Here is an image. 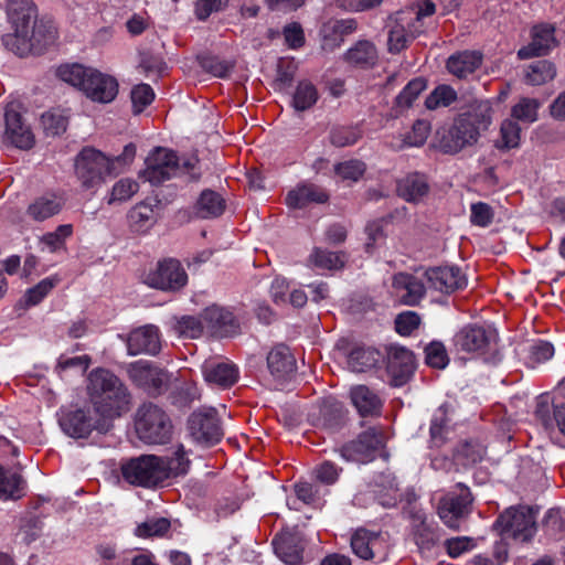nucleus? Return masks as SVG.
I'll use <instances>...</instances> for the list:
<instances>
[{
  "instance_id": "f257e3e1",
  "label": "nucleus",
  "mask_w": 565,
  "mask_h": 565,
  "mask_svg": "<svg viewBox=\"0 0 565 565\" xmlns=\"http://www.w3.org/2000/svg\"><path fill=\"white\" fill-rule=\"evenodd\" d=\"M190 460L185 457L183 445H180L172 457L141 455L124 461L120 466L122 478L130 484L152 488L171 477L185 475Z\"/></svg>"
},
{
  "instance_id": "f03ea898",
  "label": "nucleus",
  "mask_w": 565,
  "mask_h": 565,
  "mask_svg": "<svg viewBox=\"0 0 565 565\" xmlns=\"http://www.w3.org/2000/svg\"><path fill=\"white\" fill-rule=\"evenodd\" d=\"M86 392L94 412L107 422L120 417L129 409L128 388L107 369L97 367L89 372Z\"/></svg>"
},
{
  "instance_id": "7ed1b4c3",
  "label": "nucleus",
  "mask_w": 565,
  "mask_h": 565,
  "mask_svg": "<svg viewBox=\"0 0 565 565\" xmlns=\"http://www.w3.org/2000/svg\"><path fill=\"white\" fill-rule=\"evenodd\" d=\"M492 113L489 102H476L467 111L460 114L448 129L441 132L439 138L441 151L455 154L476 145L481 134L490 127Z\"/></svg>"
},
{
  "instance_id": "20e7f679",
  "label": "nucleus",
  "mask_w": 565,
  "mask_h": 565,
  "mask_svg": "<svg viewBox=\"0 0 565 565\" xmlns=\"http://www.w3.org/2000/svg\"><path fill=\"white\" fill-rule=\"evenodd\" d=\"M56 75L61 81L82 90L93 102L107 104L118 94L116 78L92 67L65 64L57 68Z\"/></svg>"
},
{
  "instance_id": "39448f33",
  "label": "nucleus",
  "mask_w": 565,
  "mask_h": 565,
  "mask_svg": "<svg viewBox=\"0 0 565 565\" xmlns=\"http://www.w3.org/2000/svg\"><path fill=\"white\" fill-rule=\"evenodd\" d=\"M145 163L146 168L141 175L153 185H159L182 174H188L190 181H198L201 177L196 157L181 161L174 151L162 147L154 148L146 158Z\"/></svg>"
},
{
  "instance_id": "423d86ee",
  "label": "nucleus",
  "mask_w": 565,
  "mask_h": 565,
  "mask_svg": "<svg viewBox=\"0 0 565 565\" xmlns=\"http://www.w3.org/2000/svg\"><path fill=\"white\" fill-rule=\"evenodd\" d=\"M9 19L15 32H19L22 41L20 51L26 49V38H31L38 44H50L55 40V30L42 22L36 23V9L30 0H10L8 8Z\"/></svg>"
},
{
  "instance_id": "0eeeda50",
  "label": "nucleus",
  "mask_w": 565,
  "mask_h": 565,
  "mask_svg": "<svg viewBox=\"0 0 565 565\" xmlns=\"http://www.w3.org/2000/svg\"><path fill=\"white\" fill-rule=\"evenodd\" d=\"M169 415L153 403L142 404L136 413L135 429L138 438L148 445H164L172 437Z\"/></svg>"
},
{
  "instance_id": "6e6552de",
  "label": "nucleus",
  "mask_w": 565,
  "mask_h": 565,
  "mask_svg": "<svg viewBox=\"0 0 565 565\" xmlns=\"http://www.w3.org/2000/svg\"><path fill=\"white\" fill-rule=\"evenodd\" d=\"M57 417L62 431L75 439L87 438L94 430L106 434L110 429L109 422L99 415L93 416L90 409L85 407H62Z\"/></svg>"
},
{
  "instance_id": "1a4fd4ad",
  "label": "nucleus",
  "mask_w": 565,
  "mask_h": 565,
  "mask_svg": "<svg viewBox=\"0 0 565 565\" xmlns=\"http://www.w3.org/2000/svg\"><path fill=\"white\" fill-rule=\"evenodd\" d=\"M498 341L497 329L492 326L468 324L454 337L458 351L478 355L491 354L493 358L498 351Z\"/></svg>"
},
{
  "instance_id": "9d476101",
  "label": "nucleus",
  "mask_w": 565,
  "mask_h": 565,
  "mask_svg": "<svg viewBox=\"0 0 565 565\" xmlns=\"http://www.w3.org/2000/svg\"><path fill=\"white\" fill-rule=\"evenodd\" d=\"M113 171V162L94 148H84L76 157L75 173L85 189L99 186Z\"/></svg>"
},
{
  "instance_id": "9b49d317",
  "label": "nucleus",
  "mask_w": 565,
  "mask_h": 565,
  "mask_svg": "<svg viewBox=\"0 0 565 565\" xmlns=\"http://www.w3.org/2000/svg\"><path fill=\"white\" fill-rule=\"evenodd\" d=\"M494 527L504 539L529 541L535 533V515L531 508L507 509L495 521Z\"/></svg>"
},
{
  "instance_id": "f8f14e48",
  "label": "nucleus",
  "mask_w": 565,
  "mask_h": 565,
  "mask_svg": "<svg viewBox=\"0 0 565 565\" xmlns=\"http://www.w3.org/2000/svg\"><path fill=\"white\" fill-rule=\"evenodd\" d=\"M142 282L162 291H178L186 285L188 275L179 260L168 258L145 271Z\"/></svg>"
},
{
  "instance_id": "ddd939ff",
  "label": "nucleus",
  "mask_w": 565,
  "mask_h": 565,
  "mask_svg": "<svg viewBox=\"0 0 565 565\" xmlns=\"http://www.w3.org/2000/svg\"><path fill=\"white\" fill-rule=\"evenodd\" d=\"M472 494L463 483H457L456 490L449 491L440 498L437 512L441 521L450 529H458L459 521L471 512Z\"/></svg>"
},
{
  "instance_id": "4468645a",
  "label": "nucleus",
  "mask_w": 565,
  "mask_h": 565,
  "mask_svg": "<svg viewBox=\"0 0 565 565\" xmlns=\"http://www.w3.org/2000/svg\"><path fill=\"white\" fill-rule=\"evenodd\" d=\"M188 428L193 440L203 446L217 444L223 435V428L214 408H201L191 414Z\"/></svg>"
},
{
  "instance_id": "2eb2a0df",
  "label": "nucleus",
  "mask_w": 565,
  "mask_h": 565,
  "mask_svg": "<svg viewBox=\"0 0 565 565\" xmlns=\"http://www.w3.org/2000/svg\"><path fill=\"white\" fill-rule=\"evenodd\" d=\"M385 435L380 427H371L361 433L355 440L341 448V456L348 461L365 463L375 458L384 447Z\"/></svg>"
},
{
  "instance_id": "dca6fc26",
  "label": "nucleus",
  "mask_w": 565,
  "mask_h": 565,
  "mask_svg": "<svg viewBox=\"0 0 565 565\" xmlns=\"http://www.w3.org/2000/svg\"><path fill=\"white\" fill-rule=\"evenodd\" d=\"M131 381L150 396L163 394L170 383V375L162 369L153 366L147 361H137L130 365Z\"/></svg>"
},
{
  "instance_id": "f3484780",
  "label": "nucleus",
  "mask_w": 565,
  "mask_h": 565,
  "mask_svg": "<svg viewBox=\"0 0 565 565\" xmlns=\"http://www.w3.org/2000/svg\"><path fill=\"white\" fill-rule=\"evenodd\" d=\"M427 288L441 294H451L467 286V278L459 267L438 266L425 270Z\"/></svg>"
},
{
  "instance_id": "a211bd4d",
  "label": "nucleus",
  "mask_w": 565,
  "mask_h": 565,
  "mask_svg": "<svg viewBox=\"0 0 565 565\" xmlns=\"http://www.w3.org/2000/svg\"><path fill=\"white\" fill-rule=\"evenodd\" d=\"M557 45L555 28L550 23H541L531 29V42L518 51L520 60L547 55Z\"/></svg>"
},
{
  "instance_id": "6ab92c4d",
  "label": "nucleus",
  "mask_w": 565,
  "mask_h": 565,
  "mask_svg": "<svg viewBox=\"0 0 565 565\" xmlns=\"http://www.w3.org/2000/svg\"><path fill=\"white\" fill-rule=\"evenodd\" d=\"M17 108L18 105L13 103L6 107V138L14 147L26 150L33 147L34 136Z\"/></svg>"
},
{
  "instance_id": "aec40b11",
  "label": "nucleus",
  "mask_w": 565,
  "mask_h": 565,
  "mask_svg": "<svg viewBox=\"0 0 565 565\" xmlns=\"http://www.w3.org/2000/svg\"><path fill=\"white\" fill-rule=\"evenodd\" d=\"M386 369L394 385H403L411 377L415 369L412 351L404 347L390 345L387 348Z\"/></svg>"
},
{
  "instance_id": "412c9836",
  "label": "nucleus",
  "mask_w": 565,
  "mask_h": 565,
  "mask_svg": "<svg viewBox=\"0 0 565 565\" xmlns=\"http://www.w3.org/2000/svg\"><path fill=\"white\" fill-rule=\"evenodd\" d=\"M202 373L209 384L222 388L233 386L239 376L237 366L233 362L223 359L205 360L202 364Z\"/></svg>"
},
{
  "instance_id": "4be33fe9",
  "label": "nucleus",
  "mask_w": 565,
  "mask_h": 565,
  "mask_svg": "<svg viewBox=\"0 0 565 565\" xmlns=\"http://www.w3.org/2000/svg\"><path fill=\"white\" fill-rule=\"evenodd\" d=\"M393 294L405 306H416L424 298L426 286L414 275L398 273L392 279Z\"/></svg>"
},
{
  "instance_id": "5701e85b",
  "label": "nucleus",
  "mask_w": 565,
  "mask_h": 565,
  "mask_svg": "<svg viewBox=\"0 0 565 565\" xmlns=\"http://www.w3.org/2000/svg\"><path fill=\"white\" fill-rule=\"evenodd\" d=\"M161 349L159 329L154 326H145L131 331L127 339V350L130 355H156Z\"/></svg>"
},
{
  "instance_id": "b1692460",
  "label": "nucleus",
  "mask_w": 565,
  "mask_h": 565,
  "mask_svg": "<svg viewBox=\"0 0 565 565\" xmlns=\"http://www.w3.org/2000/svg\"><path fill=\"white\" fill-rule=\"evenodd\" d=\"M276 555L286 564L298 565L302 562L303 543L299 535L290 532L277 534L273 540Z\"/></svg>"
},
{
  "instance_id": "393cba45",
  "label": "nucleus",
  "mask_w": 565,
  "mask_h": 565,
  "mask_svg": "<svg viewBox=\"0 0 565 565\" xmlns=\"http://www.w3.org/2000/svg\"><path fill=\"white\" fill-rule=\"evenodd\" d=\"M202 322L212 334L226 337L234 332V316L231 311L218 307L211 306L201 313Z\"/></svg>"
},
{
  "instance_id": "a878e982",
  "label": "nucleus",
  "mask_w": 565,
  "mask_h": 565,
  "mask_svg": "<svg viewBox=\"0 0 565 565\" xmlns=\"http://www.w3.org/2000/svg\"><path fill=\"white\" fill-rule=\"evenodd\" d=\"M328 200L329 194L323 188L313 183H302L288 192L286 204L292 209H302L311 203H326Z\"/></svg>"
},
{
  "instance_id": "bb28decb",
  "label": "nucleus",
  "mask_w": 565,
  "mask_h": 565,
  "mask_svg": "<svg viewBox=\"0 0 565 565\" xmlns=\"http://www.w3.org/2000/svg\"><path fill=\"white\" fill-rule=\"evenodd\" d=\"M65 205L63 195L45 193L36 198L26 209V215L33 221L43 222L58 214Z\"/></svg>"
},
{
  "instance_id": "cd10ccee",
  "label": "nucleus",
  "mask_w": 565,
  "mask_h": 565,
  "mask_svg": "<svg viewBox=\"0 0 565 565\" xmlns=\"http://www.w3.org/2000/svg\"><path fill=\"white\" fill-rule=\"evenodd\" d=\"M267 366L277 380H286L296 370V360L288 347L276 345L267 355Z\"/></svg>"
},
{
  "instance_id": "c85d7f7f",
  "label": "nucleus",
  "mask_w": 565,
  "mask_h": 565,
  "mask_svg": "<svg viewBox=\"0 0 565 565\" xmlns=\"http://www.w3.org/2000/svg\"><path fill=\"white\" fill-rule=\"evenodd\" d=\"M353 553L365 561L375 558L382 547L381 535L365 529H358L351 537Z\"/></svg>"
},
{
  "instance_id": "c756f323",
  "label": "nucleus",
  "mask_w": 565,
  "mask_h": 565,
  "mask_svg": "<svg viewBox=\"0 0 565 565\" xmlns=\"http://www.w3.org/2000/svg\"><path fill=\"white\" fill-rule=\"evenodd\" d=\"M481 62V53L477 51H461L448 57L446 67L454 76L465 78L478 70Z\"/></svg>"
},
{
  "instance_id": "7c9ffc66",
  "label": "nucleus",
  "mask_w": 565,
  "mask_h": 565,
  "mask_svg": "<svg viewBox=\"0 0 565 565\" xmlns=\"http://www.w3.org/2000/svg\"><path fill=\"white\" fill-rule=\"evenodd\" d=\"M156 206L157 204L153 205L147 201L132 206L127 215L130 230L139 234L147 233L157 222Z\"/></svg>"
},
{
  "instance_id": "2f4dec72",
  "label": "nucleus",
  "mask_w": 565,
  "mask_h": 565,
  "mask_svg": "<svg viewBox=\"0 0 565 565\" xmlns=\"http://www.w3.org/2000/svg\"><path fill=\"white\" fill-rule=\"evenodd\" d=\"M226 207L224 198L210 189L201 192L194 205V213L199 218H215L221 216Z\"/></svg>"
},
{
  "instance_id": "473e14b6",
  "label": "nucleus",
  "mask_w": 565,
  "mask_h": 565,
  "mask_svg": "<svg viewBox=\"0 0 565 565\" xmlns=\"http://www.w3.org/2000/svg\"><path fill=\"white\" fill-rule=\"evenodd\" d=\"M397 191L406 201L418 202L427 195L429 185L424 174L411 173L398 181Z\"/></svg>"
},
{
  "instance_id": "72a5a7b5",
  "label": "nucleus",
  "mask_w": 565,
  "mask_h": 565,
  "mask_svg": "<svg viewBox=\"0 0 565 565\" xmlns=\"http://www.w3.org/2000/svg\"><path fill=\"white\" fill-rule=\"evenodd\" d=\"M358 28V23L354 19H343L335 21L331 26H327L323 30L322 49L333 51L339 47L344 36L353 33Z\"/></svg>"
},
{
  "instance_id": "f704fd0d",
  "label": "nucleus",
  "mask_w": 565,
  "mask_h": 565,
  "mask_svg": "<svg viewBox=\"0 0 565 565\" xmlns=\"http://www.w3.org/2000/svg\"><path fill=\"white\" fill-rule=\"evenodd\" d=\"M350 397L353 405L362 416L380 413L382 403L379 396L365 385H358L351 388Z\"/></svg>"
},
{
  "instance_id": "c9c22d12",
  "label": "nucleus",
  "mask_w": 565,
  "mask_h": 565,
  "mask_svg": "<svg viewBox=\"0 0 565 565\" xmlns=\"http://www.w3.org/2000/svg\"><path fill=\"white\" fill-rule=\"evenodd\" d=\"M381 360V353L371 347H355L348 354V366L353 372H366Z\"/></svg>"
},
{
  "instance_id": "e433bc0d",
  "label": "nucleus",
  "mask_w": 565,
  "mask_h": 565,
  "mask_svg": "<svg viewBox=\"0 0 565 565\" xmlns=\"http://www.w3.org/2000/svg\"><path fill=\"white\" fill-rule=\"evenodd\" d=\"M415 543L424 555H429L440 541L438 526L422 519L414 527Z\"/></svg>"
},
{
  "instance_id": "4c0bfd02",
  "label": "nucleus",
  "mask_w": 565,
  "mask_h": 565,
  "mask_svg": "<svg viewBox=\"0 0 565 565\" xmlns=\"http://www.w3.org/2000/svg\"><path fill=\"white\" fill-rule=\"evenodd\" d=\"M344 57L352 65L370 67L376 63L379 56L377 50L371 41L361 40L347 51Z\"/></svg>"
},
{
  "instance_id": "58836bf2",
  "label": "nucleus",
  "mask_w": 565,
  "mask_h": 565,
  "mask_svg": "<svg viewBox=\"0 0 565 565\" xmlns=\"http://www.w3.org/2000/svg\"><path fill=\"white\" fill-rule=\"evenodd\" d=\"M25 480L21 475L6 471L0 466V499H20L25 493Z\"/></svg>"
},
{
  "instance_id": "ea45409f",
  "label": "nucleus",
  "mask_w": 565,
  "mask_h": 565,
  "mask_svg": "<svg viewBox=\"0 0 565 565\" xmlns=\"http://www.w3.org/2000/svg\"><path fill=\"white\" fill-rule=\"evenodd\" d=\"M486 455V447L477 440L461 443L455 451V460L463 466L471 467L480 462Z\"/></svg>"
},
{
  "instance_id": "a19ab883",
  "label": "nucleus",
  "mask_w": 565,
  "mask_h": 565,
  "mask_svg": "<svg viewBox=\"0 0 565 565\" xmlns=\"http://www.w3.org/2000/svg\"><path fill=\"white\" fill-rule=\"evenodd\" d=\"M319 98L317 87L308 79L300 81L292 95L291 105L297 111L310 109Z\"/></svg>"
},
{
  "instance_id": "79ce46f5",
  "label": "nucleus",
  "mask_w": 565,
  "mask_h": 565,
  "mask_svg": "<svg viewBox=\"0 0 565 565\" xmlns=\"http://www.w3.org/2000/svg\"><path fill=\"white\" fill-rule=\"evenodd\" d=\"M556 75L555 66L552 62L540 60L531 63L525 71V83L529 85H543L552 81Z\"/></svg>"
},
{
  "instance_id": "37998d69",
  "label": "nucleus",
  "mask_w": 565,
  "mask_h": 565,
  "mask_svg": "<svg viewBox=\"0 0 565 565\" xmlns=\"http://www.w3.org/2000/svg\"><path fill=\"white\" fill-rule=\"evenodd\" d=\"M457 100V92L449 85H438L426 98L425 105L434 110L440 107H448Z\"/></svg>"
},
{
  "instance_id": "c03bdc74",
  "label": "nucleus",
  "mask_w": 565,
  "mask_h": 565,
  "mask_svg": "<svg viewBox=\"0 0 565 565\" xmlns=\"http://www.w3.org/2000/svg\"><path fill=\"white\" fill-rule=\"evenodd\" d=\"M60 282L57 276H51L42 279L38 285L26 290L24 295L28 306L39 305Z\"/></svg>"
},
{
  "instance_id": "a18cd8bd",
  "label": "nucleus",
  "mask_w": 565,
  "mask_h": 565,
  "mask_svg": "<svg viewBox=\"0 0 565 565\" xmlns=\"http://www.w3.org/2000/svg\"><path fill=\"white\" fill-rule=\"evenodd\" d=\"M539 108L537 99L523 97L512 107L511 115L516 120L532 124L537 120Z\"/></svg>"
},
{
  "instance_id": "49530a36",
  "label": "nucleus",
  "mask_w": 565,
  "mask_h": 565,
  "mask_svg": "<svg viewBox=\"0 0 565 565\" xmlns=\"http://www.w3.org/2000/svg\"><path fill=\"white\" fill-rule=\"evenodd\" d=\"M501 139L498 141L499 149H512L520 146L521 128L513 119H505L500 128Z\"/></svg>"
},
{
  "instance_id": "de8ad7c7",
  "label": "nucleus",
  "mask_w": 565,
  "mask_h": 565,
  "mask_svg": "<svg viewBox=\"0 0 565 565\" xmlns=\"http://www.w3.org/2000/svg\"><path fill=\"white\" fill-rule=\"evenodd\" d=\"M72 234V224L58 225L54 232L44 234L41 238V243L49 249V252L54 253L65 247V241L71 237Z\"/></svg>"
},
{
  "instance_id": "09e8293b",
  "label": "nucleus",
  "mask_w": 565,
  "mask_h": 565,
  "mask_svg": "<svg viewBox=\"0 0 565 565\" xmlns=\"http://www.w3.org/2000/svg\"><path fill=\"white\" fill-rule=\"evenodd\" d=\"M361 138V131L356 127L338 126L333 127L330 131V142L334 147L343 148L358 142Z\"/></svg>"
},
{
  "instance_id": "8fccbe9b",
  "label": "nucleus",
  "mask_w": 565,
  "mask_h": 565,
  "mask_svg": "<svg viewBox=\"0 0 565 565\" xmlns=\"http://www.w3.org/2000/svg\"><path fill=\"white\" fill-rule=\"evenodd\" d=\"M366 171V164L358 159L347 160L334 166V172L344 181L358 182Z\"/></svg>"
},
{
  "instance_id": "3c124183",
  "label": "nucleus",
  "mask_w": 565,
  "mask_h": 565,
  "mask_svg": "<svg viewBox=\"0 0 565 565\" xmlns=\"http://www.w3.org/2000/svg\"><path fill=\"white\" fill-rule=\"evenodd\" d=\"M173 329L182 337L195 339L201 335L204 326L201 317L183 316L174 319Z\"/></svg>"
},
{
  "instance_id": "603ef678",
  "label": "nucleus",
  "mask_w": 565,
  "mask_h": 565,
  "mask_svg": "<svg viewBox=\"0 0 565 565\" xmlns=\"http://www.w3.org/2000/svg\"><path fill=\"white\" fill-rule=\"evenodd\" d=\"M313 264L323 269H339L344 265V255L322 248H315L311 254Z\"/></svg>"
},
{
  "instance_id": "864d4df0",
  "label": "nucleus",
  "mask_w": 565,
  "mask_h": 565,
  "mask_svg": "<svg viewBox=\"0 0 565 565\" xmlns=\"http://www.w3.org/2000/svg\"><path fill=\"white\" fill-rule=\"evenodd\" d=\"M320 416L326 427L334 429L343 423L344 412L340 403L324 402L320 408Z\"/></svg>"
},
{
  "instance_id": "5fc2aeb1",
  "label": "nucleus",
  "mask_w": 565,
  "mask_h": 565,
  "mask_svg": "<svg viewBox=\"0 0 565 565\" xmlns=\"http://www.w3.org/2000/svg\"><path fill=\"white\" fill-rule=\"evenodd\" d=\"M426 81L422 77L412 79L396 97V105L402 108L411 107L413 102L425 90Z\"/></svg>"
},
{
  "instance_id": "6e6d98bb",
  "label": "nucleus",
  "mask_w": 565,
  "mask_h": 565,
  "mask_svg": "<svg viewBox=\"0 0 565 565\" xmlns=\"http://www.w3.org/2000/svg\"><path fill=\"white\" fill-rule=\"evenodd\" d=\"M134 114H140L154 99V92L148 84L136 85L130 93Z\"/></svg>"
},
{
  "instance_id": "4d7b16f0",
  "label": "nucleus",
  "mask_w": 565,
  "mask_h": 565,
  "mask_svg": "<svg viewBox=\"0 0 565 565\" xmlns=\"http://www.w3.org/2000/svg\"><path fill=\"white\" fill-rule=\"evenodd\" d=\"M401 19L397 21L388 33V51L391 53H399L413 40L406 31L405 24Z\"/></svg>"
},
{
  "instance_id": "13d9d810",
  "label": "nucleus",
  "mask_w": 565,
  "mask_h": 565,
  "mask_svg": "<svg viewBox=\"0 0 565 565\" xmlns=\"http://www.w3.org/2000/svg\"><path fill=\"white\" fill-rule=\"evenodd\" d=\"M297 63L290 58H280L277 64L275 85L279 89L290 87L297 73Z\"/></svg>"
},
{
  "instance_id": "bf43d9fd",
  "label": "nucleus",
  "mask_w": 565,
  "mask_h": 565,
  "mask_svg": "<svg viewBox=\"0 0 565 565\" xmlns=\"http://www.w3.org/2000/svg\"><path fill=\"white\" fill-rule=\"evenodd\" d=\"M170 526L171 523L166 518L148 520L137 526L136 535L139 537L162 536Z\"/></svg>"
},
{
  "instance_id": "052dcab7",
  "label": "nucleus",
  "mask_w": 565,
  "mask_h": 565,
  "mask_svg": "<svg viewBox=\"0 0 565 565\" xmlns=\"http://www.w3.org/2000/svg\"><path fill=\"white\" fill-rule=\"evenodd\" d=\"M426 363L436 369H444L449 362L445 345L441 342L434 341L425 348Z\"/></svg>"
},
{
  "instance_id": "680f3d73",
  "label": "nucleus",
  "mask_w": 565,
  "mask_h": 565,
  "mask_svg": "<svg viewBox=\"0 0 565 565\" xmlns=\"http://www.w3.org/2000/svg\"><path fill=\"white\" fill-rule=\"evenodd\" d=\"M139 190V184L135 180L131 179H120L117 181L113 189L110 196L108 199V204H113L114 202H121L129 200L134 194H136Z\"/></svg>"
},
{
  "instance_id": "e2e57ef3",
  "label": "nucleus",
  "mask_w": 565,
  "mask_h": 565,
  "mask_svg": "<svg viewBox=\"0 0 565 565\" xmlns=\"http://www.w3.org/2000/svg\"><path fill=\"white\" fill-rule=\"evenodd\" d=\"M554 355V348L550 342L537 341L530 347L527 364L536 367L539 364L548 361Z\"/></svg>"
},
{
  "instance_id": "0e129e2a",
  "label": "nucleus",
  "mask_w": 565,
  "mask_h": 565,
  "mask_svg": "<svg viewBox=\"0 0 565 565\" xmlns=\"http://www.w3.org/2000/svg\"><path fill=\"white\" fill-rule=\"evenodd\" d=\"M201 396L195 383L185 382L173 392V403L180 407L189 406Z\"/></svg>"
},
{
  "instance_id": "69168bd1",
  "label": "nucleus",
  "mask_w": 565,
  "mask_h": 565,
  "mask_svg": "<svg viewBox=\"0 0 565 565\" xmlns=\"http://www.w3.org/2000/svg\"><path fill=\"white\" fill-rule=\"evenodd\" d=\"M493 209L484 202H477L470 206V222L476 226H489L493 221Z\"/></svg>"
},
{
  "instance_id": "338daca9",
  "label": "nucleus",
  "mask_w": 565,
  "mask_h": 565,
  "mask_svg": "<svg viewBox=\"0 0 565 565\" xmlns=\"http://www.w3.org/2000/svg\"><path fill=\"white\" fill-rule=\"evenodd\" d=\"M429 135V124L425 120H417L403 139V147H419L425 143Z\"/></svg>"
},
{
  "instance_id": "774afa93",
  "label": "nucleus",
  "mask_w": 565,
  "mask_h": 565,
  "mask_svg": "<svg viewBox=\"0 0 565 565\" xmlns=\"http://www.w3.org/2000/svg\"><path fill=\"white\" fill-rule=\"evenodd\" d=\"M42 125L46 135L57 136L66 130L67 119L56 113H45L42 115Z\"/></svg>"
}]
</instances>
